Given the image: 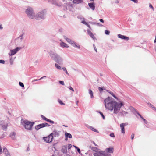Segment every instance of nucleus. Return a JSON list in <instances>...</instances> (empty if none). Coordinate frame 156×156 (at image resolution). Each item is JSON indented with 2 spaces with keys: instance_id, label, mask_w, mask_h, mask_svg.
<instances>
[{
  "instance_id": "nucleus-1",
  "label": "nucleus",
  "mask_w": 156,
  "mask_h": 156,
  "mask_svg": "<svg viewBox=\"0 0 156 156\" xmlns=\"http://www.w3.org/2000/svg\"><path fill=\"white\" fill-rule=\"evenodd\" d=\"M104 104L105 108L110 111L113 110V113H118L122 106L124 105L122 101L118 102L114 101L112 97H108L104 100Z\"/></svg>"
},
{
  "instance_id": "nucleus-2",
  "label": "nucleus",
  "mask_w": 156,
  "mask_h": 156,
  "mask_svg": "<svg viewBox=\"0 0 156 156\" xmlns=\"http://www.w3.org/2000/svg\"><path fill=\"white\" fill-rule=\"evenodd\" d=\"M48 52L52 60L59 64H61L63 59L59 55L55 52V51L50 50Z\"/></svg>"
},
{
  "instance_id": "nucleus-3",
  "label": "nucleus",
  "mask_w": 156,
  "mask_h": 156,
  "mask_svg": "<svg viewBox=\"0 0 156 156\" xmlns=\"http://www.w3.org/2000/svg\"><path fill=\"white\" fill-rule=\"evenodd\" d=\"M21 123L25 128L28 130H31L32 129L33 126L34 122L28 121L27 120H24L22 119L21 120Z\"/></svg>"
},
{
  "instance_id": "nucleus-4",
  "label": "nucleus",
  "mask_w": 156,
  "mask_h": 156,
  "mask_svg": "<svg viewBox=\"0 0 156 156\" xmlns=\"http://www.w3.org/2000/svg\"><path fill=\"white\" fill-rule=\"evenodd\" d=\"M46 13V11L45 9L40 11L34 16V18L37 20H44L45 18Z\"/></svg>"
},
{
  "instance_id": "nucleus-5",
  "label": "nucleus",
  "mask_w": 156,
  "mask_h": 156,
  "mask_svg": "<svg viewBox=\"0 0 156 156\" xmlns=\"http://www.w3.org/2000/svg\"><path fill=\"white\" fill-rule=\"evenodd\" d=\"M25 12L29 18L31 19L34 18L35 15L33 10L32 8L30 7H28L25 10Z\"/></svg>"
},
{
  "instance_id": "nucleus-6",
  "label": "nucleus",
  "mask_w": 156,
  "mask_h": 156,
  "mask_svg": "<svg viewBox=\"0 0 156 156\" xmlns=\"http://www.w3.org/2000/svg\"><path fill=\"white\" fill-rule=\"evenodd\" d=\"M63 37L66 40V41L70 44L73 46L78 49L80 48V46L77 43L73 41L72 40L70 39L67 37L65 36H63Z\"/></svg>"
},
{
  "instance_id": "nucleus-7",
  "label": "nucleus",
  "mask_w": 156,
  "mask_h": 156,
  "mask_svg": "<svg viewBox=\"0 0 156 156\" xmlns=\"http://www.w3.org/2000/svg\"><path fill=\"white\" fill-rule=\"evenodd\" d=\"M90 148L92 151L95 152L93 153V155L94 156H99V154H101V151H102L96 147H91L90 146Z\"/></svg>"
},
{
  "instance_id": "nucleus-8",
  "label": "nucleus",
  "mask_w": 156,
  "mask_h": 156,
  "mask_svg": "<svg viewBox=\"0 0 156 156\" xmlns=\"http://www.w3.org/2000/svg\"><path fill=\"white\" fill-rule=\"evenodd\" d=\"M53 138V136L51 135L50 134L47 137H44L43 139L44 140V141L46 143H50L52 141Z\"/></svg>"
},
{
  "instance_id": "nucleus-9",
  "label": "nucleus",
  "mask_w": 156,
  "mask_h": 156,
  "mask_svg": "<svg viewBox=\"0 0 156 156\" xmlns=\"http://www.w3.org/2000/svg\"><path fill=\"white\" fill-rule=\"evenodd\" d=\"M22 48L21 47H16L15 49L10 50L11 53H9V56H12L15 54L17 51Z\"/></svg>"
},
{
  "instance_id": "nucleus-10",
  "label": "nucleus",
  "mask_w": 156,
  "mask_h": 156,
  "mask_svg": "<svg viewBox=\"0 0 156 156\" xmlns=\"http://www.w3.org/2000/svg\"><path fill=\"white\" fill-rule=\"evenodd\" d=\"M49 1H50L51 4L58 7H61L62 5V3L61 2H58L55 0H50Z\"/></svg>"
},
{
  "instance_id": "nucleus-11",
  "label": "nucleus",
  "mask_w": 156,
  "mask_h": 156,
  "mask_svg": "<svg viewBox=\"0 0 156 156\" xmlns=\"http://www.w3.org/2000/svg\"><path fill=\"white\" fill-rule=\"evenodd\" d=\"M23 40L19 38H17L15 39L14 40V42L16 46H18L20 45L21 44Z\"/></svg>"
},
{
  "instance_id": "nucleus-12",
  "label": "nucleus",
  "mask_w": 156,
  "mask_h": 156,
  "mask_svg": "<svg viewBox=\"0 0 156 156\" xmlns=\"http://www.w3.org/2000/svg\"><path fill=\"white\" fill-rule=\"evenodd\" d=\"M118 37L119 38L123 39L126 41H127L129 40V38L128 37H127L124 35H121V34H118Z\"/></svg>"
},
{
  "instance_id": "nucleus-13",
  "label": "nucleus",
  "mask_w": 156,
  "mask_h": 156,
  "mask_svg": "<svg viewBox=\"0 0 156 156\" xmlns=\"http://www.w3.org/2000/svg\"><path fill=\"white\" fill-rule=\"evenodd\" d=\"M101 154H99V156H111L110 154L107 153L106 151H101Z\"/></svg>"
},
{
  "instance_id": "nucleus-14",
  "label": "nucleus",
  "mask_w": 156,
  "mask_h": 156,
  "mask_svg": "<svg viewBox=\"0 0 156 156\" xmlns=\"http://www.w3.org/2000/svg\"><path fill=\"white\" fill-rule=\"evenodd\" d=\"M51 135L55 137H58L59 136V133L56 130H54L53 132L50 134Z\"/></svg>"
},
{
  "instance_id": "nucleus-15",
  "label": "nucleus",
  "mask_w": 156,
  "mask_h": 156,
  "mask_svg": "<svg viewBox=\"0 0 156 156\" xmlns=\"http://www.w3.org/2000/svg\"><path fill=\"white\" fill-rule=\"evenodd\" d=\"M85 126L87 128L91 130L92 131H94V132H97L98 133H99V131L98 130H96V129H95L93 127H92V126H90L88 124H86Z\"/></svg>"
},
{
  "instance_id": "nucleus-16",
  "label": "nucleus",
  "mask_w": 156,
  "mask_h": 156,
  "mask_svg": "<svg viewBox=\"0 0 156 156\" xmlns=\"http://www.w3.org/2000/svg\"><path fill=\"white\" fill-rule=\"evenodd\" d=\"M92 3H88V5L91 9L93 10H94L95 9V4L94 2V1Z\"/></svg>"
},
{
  "instance_id": "nucleus-17",
  "label": "nucleus",
  "mask_w": 156,
  "mask_h": 156,
  "mask_svg": "<svg viewBox=\"0 0 156 156\" xmlns=\"http://www.w3.org/2000/svg\"><path fill=\"white\" fill-rule=\"evenodd\" d=\"M3 151L6 156H10V154L7 148L5 147H3Z\"/></svg>"
},
{
  "instance_id": "nucleus-18",
  "label": "nucleus",
  "mask_w": 156,
  "mask_h": 156,
  "mask_svg": "<svg viewBox=\"0 0 156 156\" xmlns=\"http://www.w3.org/2000/svg\"><path fill=\"white\" fill-rule=\"evenodd\" d=\"M105 151H107L109 153H113L114 151V148L112 147L107 148L105 149Z\"/></svg>"
},
{
  "instance_id": "nucleus-19",
  "label": "nucleus",
  "mask_w": 156,
  "mask_h": 156,
  "mask_svg": "<svg viewBox=\"0 0 156 156\" xmlns=\"http://www.w3.org/2000/svg\"><path fill=\"white\" fill-rule=\"evenodd\" d=\"M87 32L88 34H89L93 39L94 40L95 38V37L93 35V34L89 29H88L87 30Z\"/></svg>"
},
{
  "instance_id": "nucleus-20",
  "label": "nucleus",
  "mask_w": 156,
  "mask_h": 156,
  "mask_svg": "<svg viewBox=\"0 0 156 156\" xmlns=\"http://www.w3.org/2000/svg\"><path fill=\"white\" fill-rule=\"evenodd\" d=\"M40 128H41L46 126H49L50 125L47 123H44L39 124Z\"/></svg>"
},
{
  "instance_id": "nucleus-21",
  "label": "nucleus",
  "mask_w": 156,
  "mask_h": 156,
  "mask_svg": "<svg viewBox=\"0 0 156 156\" xmlns=\"http://www.w3.org/2000/svg\"><path fill=\"white\" fill-rule=\"evenodd\" d=\"M83 0H73V2L74 4H79L83 2Z\"/></svg>"
},
{
  "instance_id": "nucleus-22",
  "label": "nucleus",
  "mask_w": 156,
  "mask_h": 156,
  "mask_svg": "<svg viewBox=\"0 0 156 156\" xmlns=\"http://www.w3.org/2000/svg\"><path fill=\"white\" fill-rule=\"evenodd\" d=\"M61 151L64 153H66L67 152V146L64 145L63 146L61 149Z\"/></svg>"
},
{
  "instance_id": "nucleus-23",
  "label": "nucleus",
  "mask_w": 156,
  "mask_h": 156,
  "mask_svg": "<svg viewBox=\"0 0 156 156\" xmlns=\"http://www.w3.org/2000/svg\"><path fill=\"white\" fill-rule=\"evenodd\" d=\"M16 135V133L15 132H12L10 134V136L11 138L13 140L15 139V135Z\"/></svg>"
},
{
  "instance_id": "nucleus-24",
  "label": "nucleus",
  "mask_w": 156,
  "mask_h": 156,
  "mask_svg": "<svg viewBox=\"0 0 156 156\" xmlns=\"http://www.w3.org/2000/svg\"><path fill=\"white\" fill-rule=\"evenodd\" d=\"M60 45L61 47L62 48H68L69 47V46L67 45V44H66L65 43L62 42H61L60 44Z\"/></svg>"
},
{
  "instance_id": "nucleus-25",
  "label": "nucleus",
  "mask_w": 156,
  "mask_h": 156,
  "mask_svg": "<svg viewBox=\"0 0 156 156\" xmlns=\"http://www.w3.org/2000/svg\"><path fill=\"white\" fill-rule=\"evenodd\" d=\"M65 137L69 138H72V136L71 134L69 133L66 132L65 133Z\"/></svg>"
},
{
  "instance_id": "nucleus-26",
  "label": "nucleus",
  "mask_w": 156,
  "mask_h": 156,
  "mask_svg": "<svg viewBox=\"0 0 156 156\" xmlns=\"http://www.w3.org/2000/svg\"><path fill=\"white\" fill-rule=\"evenodd\" d=\"M120 127L121 128V132L123 134H124L125 132L124 126L120 124Z\"/></svg>"
},
{
  "instance_id": "nucleus-27",
  "label": "nucleus",
  "mask_w": 156,
  "mask_h": 156,
  "mask_svg": "<svg viewBox=\"0 0 156 156\" xmlns=\"http://www.w3.org/2000/svg\"><path fill=\"white\" fill-rule=\"evenodd\" d=\"M128 112H126L124 111H122L119 113V114L121 116H124L125 115L127 114Z\"/></svg>"
},
{
  "instance_id": "nucleus-28",
  "label": "nucleus",
  "mask_w": 156,
  "mask_h": 156,
  "mask_svg": "<svg viewBox=\"0 0 156 156\" xmlns=\"http://www.w3.org/2000/svg\"><path fill=\"white\" fill-rule=\"evenodd\" d=\"M107 91L110 93L113 97L115 99H117V97L113 93L108 90H107Z\"/></svg>"
},
{
  "instance_id": "nucleus-29",
  "label": "nucleus",
  "mask_w": 156,
  "mask_h": 156,
  "mask_svg": "<svg viewBox=\"0 0 156 156\" xmlns=\"http://www.w3.org/2000/svg\"><path fill=\"white\" fill-rule=\"evenodd\" d=\"M89 93L90 96L91 98H93V93L92 90L90 89L89 90Z\"/></svg>"
},
{
  "instance_id": "nucleus-30",
  "label": "nucleus",
  "mask_w": 156,
  "mask_h": 156,
  "mask_svg": "<svg viewBox=\"0 0 156 156\" xmlns=\"http://www.w3.org/2000/svg\"><path fill=\"white\" fill-rule=\"evenodd\" d=\"M7 125H3L2 126V129L4 130H6L7 128Z\"/></svg>"
},
{
  "instance_id": "nucleus-31",
  "label": "nucleus",
  "mask_w": 156,
  "mask_h": 156,
  "mask_svg": "<svg viewBox=\"0 0 156 156\" xmlns=\"http://www.w3.org/2000/svg\"><path fill=\"white\" fill-rule=\"evenodd\" d=\"M55 67L58 69H61V67L60 66L58 65L57 64L55 63Z\"/></svg>"
},
{
  "instance_id": "nucleus-32",
  "label": "nucleus",
  "mask_w": 156,
  "mask_h": 156,
  "mask_svg": "<svg viewBox=\"0 0 156 156\" xmlns=\"http://www.w3.org/2000/svg\"><path fill=\"white\" fill-rule=\"evenodd\" d=\"M147 104L148 105L150 106V107H151L153 109H154V108H155V107L153 105L151 104L150 103H148Z\"/></svg>"
},
{
  "instance_id": "nucleus-33",
  "label": "nucleus",
  "mask_w": 156,
  "mask_h": 156,
  "mask_svg": "<svg viewBox=\"0 0 156 156\" xmlns=\"http://www.w3.org/2000/svg\"><path fill=\"white\" fill-rule=\"evenodd\" d=\"M41 117L43 119V120H45L46 121H47L48 119L45 117L43 115H41Z\"/></svg>"
},
{
  "instance_id": "nucleus-34",
  "label": "nucleus",
  "mask_w": 156,
  "mask_h": 156,
  "mask_svg": "<svg viewBox=\"0 0 156 156\" xmlns=\"http://www.w3.org/2000/svg\"><path fill=\"white\" fill-rule=\"evenodd\" d=\"M62 69H63V70L65 71V72H66V73L68 75H69V73H68V72H67V70H66V68L64 67H63L62 68Z\"/></svg>"
},
{
  "instance_id": "nucleus-35",
  "label": "nucleus",
  "mask_w": 156,
  "mask_h": 156,
  "mask_svg": "<svg viewBox=\"0 0 156 156\" xmlns=\"http://www.w3.org/2000/svg\"><path fill=\"white\" fill-rule=\"evenodd\" d=\"M58 102L61 105H65V103H63L62 101L59 99L58 100Z\"/></svg>"
},
{
  "instance_id": "nucleus-36",
  "label": "nucleus",
  "mask_w": 156,
  "mask_h": 156,
  "mask_svg": "<svg viewBox=\"0 0 156 156\" xmlns=\"http://www.w3.org/2000/svg\"><path fill=\"white\" fill-rule=\"evenodd\" d=\"M24 35V33H23L21 34L19 37H18V38H20V39L23 40V37Z\"/></svg>"
},
{
  "instance_id": "nucleus-37",
  "label": "nucleus",
  "mask_w": 156,
  "mask_h": 156,
  "mask_svg": "<svg viewBox=\"0 0 156 156\" xmlns=\"http://www.w3.org/2000/svg\"><path fill=\"white\" fill-rule=\"evenodd\" d=\"M35 129L37 130H38L39 129H41L39 125L36 126H35Z\"/></svg>"
},
{
  "instance_id": "nucleus-38",
  "label": "nucleus",
  "mask_w": 156,
  "mask_h": 156,
  "mask_svg": "<svg viewBox=\"0 0 156 156\" xmlns=\"http://www.w3.org/2000/svg\"><path fill=\"white\" fill-rule=\"evenodd\" d=\"M12 57L10 58V63L11 65H12L13 63V60H12Z\"/></svg>"
},
{
  "instance_id": "nucleus-39",
  "label": "nucleus",
  "mask_w": 156,
  "mask_h": 156,
  "mask_svg": "<svg viewBox=\"0 0 156 156\" xmlns=\"http://www.w3.org/2000/svg\"><path fill=\"white\" fill-rule=\"evenodd\" d=\"M99 113L101 115V116L102 117L103 119H105V117L103 115V113L101 112H99Z\"/></svg>"
},
{
  "instance_id": "nucleus-40",
  "label": "nucleus",
  "mask_w": 156,
  "mask_h": 156,
  "mask_svg": "<svg viewBox=\"0 0 156 156\" xmlns=\"http://www.w3.org/2000/svg\"><path fill=\"white\" fill-rule=\"evenodd\" d=\"M19 85L22 87H24V85L23 83H22L21 82H20L19 83Z\"/></svg>"
},
{
  "instance_id": "nucleus-41",
  "label": "nucleus",
  "mask_w": 156,
  "mask_h": 156,
  "mask_svg": "<svg viewBox=\"0 0 156 156\" xmlns=\"http://www.w3.org/2000/svg\"><path fill=\"white\" fill-rule=\"evenodd\" d=\"M98 90H99L100 92L101 93L102 91L104 90V89H103V88H102V87H99Z\"/></svg>"
},
{
  "instance_id": "nucleus-42",
  "label": "nucleus",
  "mask_w": 156,
  "mask_h": 156,
  "mask_svg": "<svg viewBox=\"0 0 156 156\" xmlns=\"http://www.w3.org/2000/svg\"><path fill=\"white\" fill-rule=\"evenodd\" d=\"M59 82L60 84H61L62 85H65L64 82L63 81H59Z\"/></svg>"
},
{
  "instance_id": "nucleus-43",
  "label": "nucleus",
  "mask_w": 156,
  "mask_h": 156,
  "mask_svg": "<svg viewBox=\"0 0 156 156\" xmlns=\"http://www.w3.org/2000/svg\"><path fill=\"white\" fill-rule=\"evenodd\" d=\"M48 122H49L50 123H51L52 124H54V122L53 121H52L51 120H50V119H48L47 121Z\"/></svg>"
},
{
  "instance_id": "nucleus-44",
  "label": "nucleus",
  "mask_w": 156,
  "mask_h": 156,
  "mask_svg": "<svg viewBox=\"0 0 156 156\" xmlns=\"http://www.w3.org/2000/svg\"><path fill=\"white\" fill-rule=\"evenodd\" d=\"M105 33L106 34L109 35L110 33V31L108 30H105Z\"/></svg>"
},
{
  "instance_id": "nucleus-45",
  "label": "nucleus",
  "mask_w": 156,
  "mask_h": 156,
  "mask_svg": "<svg viewBox=\"0 0 156 156\" xmlns=\"http://www.w3.org/2000/svg\"><path fill=\"white\" fill-rule=\"evenodd\" d=\"M72 147V145L70 144H69L68 146V149H70Z\"/></svg>"
},
{
  "instance_id": "nucleus-46",
  "label": "nucleus",
  "mask_w": 156,
  "mask_h": 156,
  "mask_svg": "<svg viewBox=\"0 0 156 156\" xmlns=\"http://www.w3.org/2000/svg\"><path fill=\"white\" fill-rule=\"evenodd\" d=\"M110 136L112 137H115L114 134L113 133H111L110 134Z\"/></svg>"
},
{
  "instance_id": "nucleus-47",
  "label": "nucleus",
  "mask_w": 156,
  "mask_h": 156,
  "mask_svg": "<svg viewBox=\"0 0 156 156\" xmlns=\"http://www.w3.org/2000/svg\"><path fill=\"white\" fill-rule=\"evenodd\" d=\"M149 7L152 8L153 11L154 10V8L151 4H149Z\"/></svg>"
},
{
  "instance_id": "nucleus-48",
  "label": "nucleus",
  "mask_w": 156,
  "mask_h": 156,
  "mask_svg": "<svg viewBox=\"0 0 156 156\" xmlns=\"http://www.w3.org/2000/svg\"><path fill=\"white\" fill-rule=\"evenodd\" d=\"M5 63V61L4 60H0V63H2L4 64Z\"/></svg>"
},
{
  "instance_id": "nucleus-49",
  "label": "nucleus",
  "mask_w": 156,
  "mask_h": 156,
  "mask_svg": "<svg viewBox=\"0 0 156 156\" xmlns=\"http://www.w3.org/2000/svg\"><path fill=\"white\" fill-rule=\"evenodd\" d=\"M121 125H122L123 126H126L128 125V123H122L121 124Z\"/></svg>"
},
{
  "instance_id": "nucleus-50",
  "label": "nucleus",
  "mask_w": 156,
  "mask_h": 156,
  "mask_svg": "<svg viewBox=\"0 0 156 156\" xmlns=\"http://www.w3.org/2000/svg\"><path fill=\"white\" fill-rule=\"evenodd\" d=\"M143 121H144V123L146 124H147L148 123L147 121L144 118L143 119Z\"/></svg>"
},
{
  "instance_id": "nucleus-51",
  "label": "nucleus",
  "mask_w": 156,
  "mask_h": 156,
  "mask_svg": "<svg viewBox=\"0 0 156 156\" xmlns=\"http://www.w3.org/2000/svg\"><path fill=\"white\" fill-rule=\"evenodd\" d=\"M68 88L70 90H72V91H74V90L73 89V88L71 86H69L68 87Z\"/></svg>"
},
{
  "instance_id": "nucleus-52",
  "label": "nucleus",
  "mask_w": 156,
  "mask_h": 156,
  "mask_svg": "<svg viewBox=\"0 0 156 156\" xmlns=\"http://www.w3.org/2000/svg\"><path fill=\"white\" fill-rule=\"evenodd\" d=\"M131 1L134 2L135 3H137L138 2V0H130Z\"/></svg>"
},
{
  "instance_id": "nucleus-53",
  "label": "nucleus",
  "mask_w": 156,
  "mask_h": 156,
  "mask_svg": "<svg viewBox=\"0 0 156 156\" xmlns=\"http://www.w3.org/2000/svg\"><path fill=\"white\" fill-rule=\"evenodd\" d=\"M93 47H94V48L95 51H96V52H97V48H96V47L94 44H93Z\"/></svg>"
},
{
  "instance_id": "nucleus-54",
  "label": "nucleus",
  "mask_w": 156,
  "mask_h": 156,
  "mask_svg": "<svg viewBox=\"0 0 156 156\" xmlns=\"http://www.w3.org/2000/svg\"><path fill=\"white\" fill-rule=\"evenodd\" d=\"M77 151L78 152V153H79V154H80L81 153V151H80V149L78 147L77 149Z\"/></svg>"
},
{
  "instance_id": "nucleus-55",
  "label": "nucleus",
  "mask_w": 156,
  "mask_h": 156,
  "mask_svg": "<svg viewBox=\"0 0 156 156\" xmlns=\"http://www.w3.org/2000/svg\"><path fill=\"white\" fill-rule=\"evenodd\" d=\"M134 134L133 133L131 136V138L132 139H133L134 137Z\"/></svg>"
},
{
  "instance_id": "nucleus-56",
  "label": "nucleus",
  "mask_w": 156,
  "mask_h": 156,
  "mask_svg": "<svg viewBox=\"0 0 156 156\" xmlns=\"http://www.w3.org/2000/svg\"><path fill=\"white\" fill-rule=\"evenodd\" d=\"M97 26L99 27H102L103 26V25L101 24L100 23H98L97 24Z\"/></svg>"
},
{
  "instance_id": "nucleus-57",
  "label": "nucleus",
  "mask_w": 156,
  "mask_h": 156,
  "mask_svg": "<svg viewBox=\"0 0 156 156\" xmlns=\"http://www.w3.org/2000/svg\"><path fill=\"white\" fill-rule=\"evenodd\" d=\"M99 21L101 22H102V23H104V20L102 19H99Z\"/></svg>"
},
{
  "instance_id": "nucleus-58",
  "label": "nucleus",
  "mask_w": 156,
  "mask_h": 156,
  "mask_svg": "<svg viewBox=\"0 0 156 156\" xmlns=\"http://www.w3.org/2000/svg\"><path fill=\"white\" fill-rule=\"evenodd\" d=\"M82 23H83L84 24H87V23H86L85 21H82Z\"/></svg>"
},
{
  "instance_id": "nucleus-59",
  "label": "nucleus",
  "mask_w": 156,
  "mask_h": 156,
  "mask_svg": "<svg viewBox=\"0 0 156 156\" xmlns=\"http://www.w3.org/2000/svg\"><path fill=\"white\" fill-rule=\"evenodd\" d=\"M46 76H43V77H41V78H40V79H39V80H41V79H43L44 78H46Z\"/></svg>"
},
{
  "instance_id": "nucleus-60",
  "label": "nucleus",
  "mask_w": 156,
  "mask_h": 156,
  "mask_svg": "<svg viewBox=\"0 0 156 156\" xmlns=\"http://www.w3.org/2000/svg\"><path fill=\"white\" fill-rule=\"evenodd\" d=\"M136 113L139 116H140L141 115L137 111H136Z\"/></svg>"
},
{
  "instance_id": "nucleus-61",
  "label": "nucleus",
  "mask_w": 156,
  "mask_h": 156,
  "mask_svg": "<svg viewBox=\"0 0 156 156\" xmlns=\"http://www.w3.org/2000/svg\"><path fill=\"white\" fill-rule=\"evenodd\" d=\"M92 143H93V144H94V145L95 146H98V145L97 144H96L94 141H93Z\"/></svg>"
},
{
  "instance_id": "nucleus-62",
  "label": "nucleus",
  "mask_w": 156,
  "mask_h": 156,
  "mask_svg": "<svg viewBox=\"0 0 156 156\" xmlns=\"http://www.w3.org/2000/svg\"><path fill=\"white\" fill-rule=\"evenodd\" d=\"M89 28H90V25H89L88 23H87V24H85Z\"/></svg>"
},
{
  "instance_id": "nucleus-63",
  "label": "nucleus",
  "mask_w": 156,
  "mask_h": 156,
  "mask_svg": "<svg viewBox=\"0 0 156 156\" xmlns=\"http://www.w3.org/2000/svg\"><path fill=\"white\" fill-rule=\"evenodd\" d=\"M4 137V134H3L2 135V136L0 137V138H3Z\"/></svg>"
},
{
  "instance_id": "nucleus-64",
  "label": "nucleus",
  "mask_w": 156,
  "mask_h": 156,
  "mask_svg": "<svg viewBox=\"0 0 156 156\" xmlns=\"http://www.w3.org/2000/svg\"><path fill=\"white\" fill-rule=\"evenodd\" d=\"M62 29H60L59 30V31L60 32H62Z\"/></svg>"
}]
</instances>
